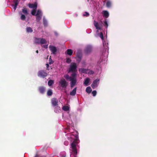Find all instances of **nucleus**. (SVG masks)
I'll list each match as a JSON object with an SVG mask.
<instances>
[{"label": "nucleus", "mask_w": 157, "mask_h": 157, "mask_svg": "<svg viewBox=\"0 0 157 157\" xmlns=\"http://www.w3.org/2000/svg\"><path fill=\"white\" fill-rule=\"evenodd\" d=\"M71 82V88H72L75 86L77 82L76 79H71L70 80Z\"/></svg>", "instance_id": "10"}, {"label": "nucleus", "mask_w": 157, "mask_h": 157, "mask_svg": "<svg viewBox=\"0 0 157 157\" xmlns=\"http://www.w3.org/2000/svg\"><path fill=\"white\" fill-rule=\"evenodd\" d=\"M55 111L56 112H59L61 111V108L60 107L58 106H55Z\"/></svg>", "instance_id": "25"}, {"label": "nucleus", "mask_w": 157, "mask_h": 157, "mask_svg": "<svg viewBox=\"0 0 157 157\" xmlns=\"http://www.w3.org/2000/svg\"><path fill=\"white\" fill-rule=\"evenodd\" d=\"M64 144L66 146H67L69 144L68 142L67 141H66L64 142Z\"/></svg>", "instance_id": "43"}, {"label": "nucleus", "mask_w": 157, "mask_h": 157, "mask_svg": "<svg viewBox=\"0 0 157 157\" xmlns=\"http://www.w3.org/2000/svg\"><path fill=\"white\" fill-rule=\"evenodd\" d=\"M86 92L88 93H90L92 91L91 89V88L90 86L87 87L86 88Z\"/></svg>", "instance_id": "21"}, {"label": "nucleus", "mask_w": 157, "mask_h": 157, "mask_svg": "<svg viewBox=\"0 0 157 157\" xmlns=\"http://www.w3.org/2000/svg\"><path fill=\"white\" fill-rule=\"evenodd\" d=\"M90 81V79L89 78H86L85 80L84 84L86 86L88 85V83Z\"/></svg>", "instance_id": "17"}, {"label": "nucleus", "mask_w": 157, "mask_h": 157, "mask_svg": "<svg viewBox=\"0 0 157 157\" xmlns=\"http://www.w3.org/2000/svg\"><path fill=\"white\" fill-rule=\"evenodd\" d=\"M53 62L54 61L52 60V59H51V56H50L49 59V64H51L53 63Z\"/></svg>", "instance_id": "38"}, {"label": "nucleus", "mask_w": 157, "mask_h": 157, "mask_svg": "<svg viewBox=\"0 0 157 157\" xmlns=\"http://www.w3.org/2000/svg\"><path fill=\"white\" fill-rule=\"evenodd\" d=\"M94 25L96 29L98 30H100L101 29V27L100 26L98 23L94 21Z\"/></svg>", "instance_id": "13"}, {"label": "nucleus", "mask_w": 157, "mask_h": 157, "mask_svg": "<svg viewBox=\"0 0 157 157\" xmlns=\"http://www.w3.org/2000/svg\"><path fill=\"white\" fill-rule=\"evenodd\" d=\"M40 42L41 44H46L47 43V41L44 39L41 38H40Z\"/></svg>", "instance_id": "18"}, {"label": "nucleus", "mask_w": 157, "mask_h": 157, "mask_svg": "<svg viewBox=\"0 0 157 157\" xmlns=\"http://www.w3.org/2000/svg\"><path fill=\"white\" fill-rule=\"evenodd\" d=\"M76 74L74 72H73L72 74L71 75V79H76Z\"/></svg>", "instance_id": "26"}, {"label": "nucleus", "mask_w": 157, "mask_h": 157, "mask_svg": "<svg viewBox=\"0 0 157 157\" xmlns=\"http://www.w3.org/2000/svg\"><path fill=\"white\" fill-rule=\"evenodd\" d=\"M43 47L45 48H48V45H45L43 46Z\"/></svg>", "instance_id": "44"}, {"label": "nucleus", "mask_w": 157, "mask_h": 157, "mask_svg": "<svg viewBox=\"0 0 157 157\" xmlns=\"http://www.w3.org/2000/svg\"><path fill=\"white\" fill-rule=\"evenodd\" d=\"M40 38L36 37L35 38V43L37 44H40Z\"/></svg>", "instance_id": "24"}, {"label": "nucleus", "mask_w": 157, "mask_h": 157, "mask_svg": "<svg viewBox=\"0 0 157 157\" xmlns=\"http://www.w3.org/2000/svg\"><path fill=\"white\" fill-rule=\"evenodd\" d=\"M42 15V13L41 11L40 10H38L36 13V21L38 22L41 20Z\"/></svg>", "instance_id": "4"}, {"label": "nucleus", "mask_w": 157, "mask_h": 157, "mask_svg": "<svg viewBox=\"0 0 157 157\" xmlns=\"http://www.w3.org/2000/svg\"><path fill=\"white\" fill-rule=\"evenodd\" d=\"M88 69H85L84 68H81L79 69V71L83 73H87V71H88Z\"/></svg>", "instance_id": "14"}, {"label": "nucleus", "mask_w": 157, "mask_h": 157, "mask_svg": "<svg viewBox=\"0 0 157 157\" xmlns=\"http://www.w3.org/2000/svg\"><path fill=\"white\" fill-rule=\"evenodd\" d=\"M71 61V60L70 58H67L66 60V62L68 63H70Z\"/></svg>", "instance_id": "42"}, {"label": "nucleus", "mask_w": 157, "mask_h": 157, "mask_svg": "<svg viewBox=\"0 0 157 157\" xmlns=\"http://www.w3.org/2000/svg\"><path fill=\"white\" fill-rule=\"evenodd\" d=\"M13 2L14 3V6H17L18 4L19 3V2L17 0H15L13 1Z\"/></svg>", "instance_id": "36"}, {"label": "nucleus", "mask_w": 157, "mask_h": 157, "mask_svg": "<svg viewBox=\"0 0 157 157\" xmlns=\"http://www.w3.org/2000/svg\"><path fill=\"white\" fill-rule=\"evenodd\" d=\"M47 95L48 96H51L53 94L52 90L51 89H49L47 91Z\"/></svg>", "instance_id": "23"}, {"label": "nucleus", "mask_w": 157, "mask_h": 157, "mask_svg": "<svg viewBox=\"0 0 157 157\" xmlns=\"http://www.w3.org/2000/svg\"><path fill=\"white\" fill-rule=\"evenodd\" d=\"M92 94L93 96H95L97 94L96 91V90L93 91L92 93Z\"/></svg>", "instance_id": "39"}, {"label": "nucleus", "mask_w": 157, "mask_h": 157, "mask_svg": "<svg viewBox=\"0 0 157 157\" xmlns=\"http://www.w3.org/2000/svg\"><path fill=\"white\" fill-rule=\"evenodd\" d=\"M90 15L89 13L86 12H85V14L83 15V16L87 17L89 16Z\"/></svg>", "instance_id": "40"}, {"label": "nucleus", "mask_w": 157, "mask_h": 157, "mask_svg": "<svg viewBox=\"0 0 157 157\" xmlns=\"http://www.w3.org/2000/svg\"><path fill=\"white\" fill-rule=\"evenodd\" d=\"M92 50V47L91 46H88L85 50V52L86 54L90 53Z\"/></svg>", "instance_id": "8"}, {"label": "nucleus", "mask_w": 157, "mask_h": 157, "mask_svg": "<svg viewBox=\"0 0 157 157\" xmlns=\"http://www.w3.org/2000/svg\"><path fill=\"white\" fill-rule=\"evenodd\" d=\"M46 67L47 68V69L48 70H49V69H48V67H49V64L48 63H46Z\"/></svg>", "instance_id": "45"}, {"label": "nucleus", "mask_w": 157, "mask_h": 157, "mask_svg": "<svg viewBox=\"0 0 157 157\" xmlns=\"http://www.w3.org/2000/svg\"><path fill=\"white\" fill-rule=\"evenodd\" d=\"M37 3L35 2L34 4L29 3L28 6L30 8H33V9H36L37 7Z\"/></svg>", "instance_id": "11"}, {"label": "nucleus", "mask_w": 157, "mask_h": 157, "mask_svg": "<svg viewBox=\"0 0 157 157\" xmlns=\"http://www.w3.org/2000/svg\"><path fill=\"white\" fill-rule=\"evenodd\" d=\"M69 108L67 106H64L63 108V109L65 111H68L69 110Z\"/></svg>", "instance_id": "35"}, {"label": "nucleus", "mask_w": 157, "mask_h": 157, "mask_svg": "<svg viewBox=\"0 0 157 157\" xmlns=\"http://www.w3.org/2000/svg\"><path fill=\"white\" fill-rule=\"evenodd\" d=\"M54 33L56 36H58V34L57 32L55 31Z\"/></svg>", "instance_id": "46"}, {"label": "nucleus", "mask_w": 157, "mask_h": 157, "mask_svg": "<svg viewBox=\"0 0 157 157\" xmlns=\"http://www.w3.org/2000/svg\"><path fill=\"white\" fill-rule=\"evenodd\" d=\"M22 12L23 13L26 15H27L28 14L27 9L26 8H24L22 10Z\"/></svg>", "instance_id": "19"}, {"label": "nucleus", "mask_w": 157, "mask_h": 157, "mask_svg": "<svg viewBox=\"0 0 157 157\" xmlns=\"http://www.w3.org/2000/svg\"><path fill=\"white\" fill-rule=\"evenodd\" d=\"M26 32L27 33H32L33 32V30L30 27H27L26 29Z\"/></svg>", "instance_id": "22"}, {"label": "nucleus", "mask_w": 157, "mask_h": 157, "mask_svg": "<svg viewBox=\"0 0 157 157\" xmlns=\"http://www.w3.org/2000/svg\"><path fill=\"white\" fill-rule=\"evenodd\" d=\"M54 83V81L52 80H50L48 82V85L49 86H51Z\"/></svg>", "instance_id": "31"}, {"label": "nucleus", "mask_w": 157, "mask_h": 157, "mask_svg": "<svg viewBox=\"0 0 157 157\" xmlns=\"http://www.w3.org/2000/svg\"><path fill=\"white\" fill-rule=\"evenodd\" d=\"M36 53H38V50H37L36 51Z\"/></svg>", "instance_id": "48"}, {"label": "nucleus", "mask_w": 157, "mask_h": 157, "mask_svg": "<svg viewBox=\"0 0 157 157\" xmlns=\"http://www.w3.org/2000/svg\"><path fill=\"white\" fill-rule=\"evenodd\" d=\"M65 157V156H63V157Z\"/></svg>", "instance_id": "49"}, {"label": "nucleus", "mask_w": 157, "mask_h": 157, "mask_svg": "<svg viewBox=\"0 0 157 157\" xmlns=\"http://www.w3.org/2000/svg\"><path fill=\"white\" fill-rule=\"evenodd\" d=\"M67 54L69 56H71L72 55L73 52L72 50L71 49H68L67 51Z\"/></svg>", "instance_id": "20"}, {"label": "nucleus", "mask_w": 157, "mask_h": 157, "mask_svg": "<svg viewBox=\"0 0 157 157\" xmlns=\"http://www.w3.org/2000/svg\"><path fill=\"white\" fill-rule=\"evenodd\" d=\"M43 24L45 27H47L48 25V22L47 20L44 18H43Z\"/></svg>", "instance_id": "27"}, {"label": "nucleus", "mask_w": 157, "mask_h": 157, "mask_svg": "<svg viewBox=\"0 0 157 157\" xmlns=\"http://www.w3.org/2000/svg\"><path fill=\"white\" fill-rule=\"evenodd\" d=\"M51 103L53 106H58V101L56 98H53L51 100Z\"/></svg>", "instance_id": "6"}, {"label": "nucleus", "mask_w": 157, "mask_h": 157, "mask_svg": "<svg viewBox=\"0 0 157 157\" xmlns=\"http://www.w3.org/2000/svg\"><path fill=\"white\" fill-rule=\"evenodd\" d=\"M99 36L102 40H103L104 37H103V34L102 32H101L100 33Z\"/></svg>", "instance_id": "37"}, {"label": "nucleus", "mask_w": 157, "mask_h": 157, "mask_svg": "<svg viewBox=\"0 0 157 157\" xmlns=\"http://www.w3.org/2000/svg\"><path fill=\"white\" fill-rule=\"evenodd\" d=\"M20 14H21V16L20 17L21 19L23 20L24 21L26 17L25 15L22 14L21 13H19Z\"/></svg>", "instance_id": "28"}, {"label": "nucleus", "mask_w": 157, "mask_h": 157, "mask_svg": "<svg viewBox=\"0 0 157 157\" xmlns=\"http://www.w3.org/2000/svg\"><path fill=\"white\" fill-rule=\"evenodd\" d=\"M111 5V2L110 1H108L106 3V6L108 7L109 8L110 7Z\"/></svg>", "instance_id": "32"}, {"label": "nucleus", "mask_w": 157, "mask_h": 157, "mask_svg": "<svg viewBox=\"0 0 157 157\" xmlns=\"http://www.w3.org/2000/svg\"><path fill=\"white\" fill-rule=\"evenodd\" d=\"M64 77L67 80H69L71 79V77H70L69 75L66 74L64 76Z\"/></svg>", "instance_id": "33"}, {"label": "nucleus", "mask_w": 157, "mask_h": 157, "mask_svg": "<svg viewBox=\"0 0 157 157\" xmlns=\"http://www.w3.org/2000/svg\"><path fill=\"white\" fill-rule=\"evenodd\" d=\"M77 67V66L76 63H73L71 65L68 72H75L76 71Z\"/></svg>", "instance_id": "5"}, {"label": "nucleus", "mask_w": 157, "mask_h": 157, "mask_svg": "<svg viewBox=\"0 0 157 157\" xmlns=\"http://www.w3.org/2000/svg\"><path fill=\"white\" fill-rule=\"evenodd\" d=\"M59 83V85L63 88H66L68 85V82L63 78L61 79Z\"/></svg>", "instance_id": "3"}, {"label": "nucleus", "mask_w": 157, "mask_h": 157, "mask_svg": "<svg viewBox=\"0 0 157 157\" xmlns=\"http://www.w3.org/2000/svg\"><path fill=\"white\" fill-rule=\"evenodd\" d=\"M14 6V10H16V8H17V6Z\"/></svg>", "instance_id": "47"}, {"label": "nucleus", "mask_w": 157, "mask_h": 157, "mask_svg": "<svg viewBox=\"0 0 157 157\" xmlns=\"http://www.w3.org/2000/svg\"><path fill=\"white\" fill-rule=\"evenodd\" d=\"M78 137H76V138L71 143V148L72 149V151L76 155L77 152V149L76 146L78 144L79 142Z\"/></svg>", "instance_id": "1"}, {"label": "nucleus", "mask_w": 157, "mask_h": 157, "mask_svg": "<svg viewBox=\"0 0 157 157\" xmlns=\"http://www.w3.org/2000/svg\"><path fill=\"white\" fill-rule=\"evenodd\" d=\"M36 9H33L32 10L31 13V14L33 15V16H36Z\"/></svg>", "instance_id": "30"}, {"label": "nucleus", "mask_w": 157, "mask_h": 157, "mask_svg": "<svg viewBox=\"0 0 157 157\" xmlns=\"http://www.w3.org/2000/svg\"><path fill=\"white\" fill-rule=\"evenodd\" d=\"M103 16L106 18H108L109 15V13L106 10H104L103 11Z\"/></svg>", "instance_id": "15"}, {"label": "nucleus", "mask_w": 157, "mask_h": 157, "mask_svg": "<svg viewBox=\"0 0 157 157\" xmlns=\"http://www.w3.org/2000/svg\"><path fill=\"white\" fill-rule=\"evenodd\" d=\"M77 56L79 59V61H80L82 58V54L79 52L77 54Z\"/></svg>", "instance_id": "29"}, {"label": "nucleus", "mask_w": 157, "mask_h": 157, "mask_svg": "<svg viewBox=\"0 0 157 157\" xmlns=\"http://www.w3.org/2000/svg\"><path fill=\"white\" fill-rule=\"evenodd\" d=\"M76 90H77V87H76L70 93V95L72 96H75L76 94Z\"/></svg>", "instance_id": "16"}, {"label": "nucleus", "mask_w": 157, "mask_h": 157, "mask_svg": "<svg viewBox=\"0 0 157 157\" xmlns=\"http://www.w3.org/2000/svg\"><path fill=\"white\" fill-rule=\"evenodd\" d=\"M103 25L104 26H105V27L106 28H107L108 25V24L107 21L106 19H105Z\"/></svg>", "instance_id": "34"}, {"label": "nucleus", "mask_w": 157, "mask_h": 157, "mask_svg": "<svg viewBox=\"0 0 157 157\" xmlns=\"http://www.w3.org/2000/svg\"><path fill=\"white\" fill-rule=\"evenodd\" d=\"M38 90L41 94H44L46 88L43 86H40L38 87Z\"/></svg>", "instance_id": "12"}, {"label": "nucleus", "mask_w": 157, "mask_h": 157, "mask_svg": "<svg viewBox=\"0 0 157 157\" xmlns=\"http://www.w3.org/2000/svg\"><path fill=\"white\" fill-rule=\"evenodd\" d=\"M87 73L90 75H92L94 73V72L92 70H89V71L88 72H87Z\"/></svg>", "instance_id": "41"}, {"label": "nucleus", "mask_w": 157, "mask_h": 157, "mask_svg": "<svg viewBox=\"0 0 157 157\" xmlns=\"http://www.w3.org/2000/svg\"><path fill=\"white\" fill-rule=\"evenodd\" d=\"M99 81V79H96L93 82V83L91 85L93 89H94L96 87L98 86V83Z\"/></svg>", "instance_id": "7"}, {"label": "nucleus", "mask_w": 157, "mask_h": 157, "mask_svg": "<svg viewBox=\"0 0 157 157\" xmlns=\"http://www.w3.org/2000/svg\"><path fill=\"white\" fill-rule=\"evenodd\" d=\"M48 74L46 71L44 70H40L37 73L38 77L44 78L48 75Z\"/></svg>", "instance_id": "2"}, {"label": "nucleus", "mask_w": 157, "mask_h": 157, "mask_svg": "<svg viewBox=\"0 0 157 157\" xmlns=\"http://www.w3.org/2000/svg\"><path fill=\"white\" fill-rule=\"evenodd\" d=\"M49 48L53 54H56L57 51L56 48L52 45H50Z\"/></svg>", "instance_id": "9"}]
</instances>
